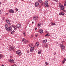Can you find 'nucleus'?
<instances>
[{"instance_id": "ddd939ff", "label": "nucleus", "mask_w": 66, "mask_h": 66, "mask_svg": "<svg viewBox=\"0 0 66 66\" xmlns=\"http://www.w3.org/2000/svg\"><path fill=\"white\" fill-rule=\"evenodd\" d=\"M6 21L7 23H8V24L10 26V24H11V23H10V21L9 20H7Z\"/></svg>"}, {"instance_id": "49530a36", "label": "nucleus", "mask_w": 66, "mask_h": 66, "mask_svg": "<svg viewBox=\"0 0 66 66\" xmlns=\"http://www.w3.org/2000/svg\"><path fill=\"white\" fill-rule=\"evenodd\" d=\"M3 19H5V18H4V17H3Z\"/></svg>"}, {"instance_id": "6e6552de", "label": "nucleus", "mask_w": 66, "mask_h": 66, "mask_svg": "<svg viewBox=\"0 0 66 66\" xmlns=\"http://www.w3.org/2000/svg\"><path fill=\"white\" fill-rule=\"evenodd\" d=\"M35 5L36 7H37L39 5V3L38 2H37L35 3Z\"/></svg>"}, {"instance_id": "a878e982", "label": "nucleus", "mask_w": 66, "mask_h": 66, "mask_svg": "<svg viewBox=\"0 0 66 66\" xmlns=\"http://www.w3.org/2000/svg\"><path fill=\"white\" fill-rule=\"evenodd\" d=\"M14 32L15 31L14 30H13L11 32V34H14Z\"/></svg>"}, {"instance_id": "dca6fc26", "label": "nucleus", "mask_w": 66, "mask_h": 66, "mask_svg": "<svg viewBox=\"0 0 66 66\" xmlns=\"http://www.w3.org/2000/svg\"><path fill=\"white\" fill-rule=\"evenodd\" d=\"M64 9V7L63 6L61 7H60V10L62 11V10H63Z\"/></svg>"}, {"instance_id": "c756f323", "label": "nucleus", "mask_w": 66, "mask_h": 66, "mask_svg": "<svg viewBox=\"0 0 66 66\" xmlns=\"http://www.w3.org/2000/svg\"><path fill=\"white\" fill-rule=\"evenodd\" d=\"M14 29L15 30H17V27H16V26L14 28Z\"/></svg>"}, {"instance_id": "1a4fd4ad", "label": "nucleus", "mask_w": 66, "mask_h": 66, "mask_svg": "<svg viewBox=\"0 0 66 66\" xmlns=\"http://www.w3.org/2000/svg\"><path fill=\"white\" fill-rule=\"evenodd\" d=\"M16 27H17V28H21V25L20 24H18L16 25Z\"/></svg>"}, {"instance_id": "6e6d98bb", "label": "nucleus", "mask_w": 66, "mask_h": 66, "mask_svg": "<svg viewBox=\"0 0 66 66\" xmlns=\"http://www.w3.org/2000/svg\"><path fill=\"white\" fill-rule=\"evenodd\" d=\"M64 3L66 4V1H65V3Z\"/></svg>"}, {"instance_id": "37998d69", "label": "nucleus", "mask_w": 66, "mask_h": 66, "mask_svg": "<svg viewBox=\"0 0 66 66\" xmlns=\"http://www.w3.org/2000/svg\"><path fill=\"white\" fill-rule=\"evenodd\" d=\"M64 42V41H62V44H63V42Z\"/></svg>"}, {"instance_id": "5fc2aeb1", "label": "nucleus", "mask_w": 66, "mask_h": 66, "mask_svg": "<svg viewBox=\"0 0 66 66\" xmlns=\"http://www.w3.org/2000/svg\"><path fill=\"white\" fill-rule=\"evenodd\" d=\"M32 23H34V22H32Z\"/></svg>"}, {"instance_id": "412c9836", "label": "nucleus", "mask_w": 66, "mask_h": 66, "mask_svg": "<svg viewBox=\"0 0 66 66\" xmlns=\"http://www.w3.org/2000/svg\"><path fill=\"white\" fill-rule=\"evenodd\" d=\"M33 46V44L32 43H31L29 45V46L30 47H32Z\"/></svg>"}, {"instance_id": "de8ad7c7", "label": "nucleus", "mask_w": 66, "mask_h": 66, "mask_svg": "<svg viewBox=\"0 0 66 66\" xmlns=\"http://www.w3.org/2000/svg\"><path fill=\"white\" fill-rule=\"evenodd\" d=\"M0 14H1V10H0Z\"/></svg>"}, {"instance_id": "4c0bfd02", "label": "nucleus", "mask_w": 66, "mask_h": 66, "mask_svg": "<svg viewBox=\"0 0 66 66\" xmlns=\"http://www.w3.org/2000/svg\"><path fill=\"white\" fill-rule=\"evenodd\" d=\"M54 1H55L56 2H57V0H53Z\"/></svg>"}, {"instance_id": "2eb2a0df", "label": "nucleus", "mask_w": 66, "mask_h": 66, "mask_svg": "<svg viewBox=\"0 0 66 66\" xmlns=\"http://www.w3.org/2000/svg\"><path fill=\"white\" fill-rule=\"evenodd\" d=\"M9 12L10 13H14V11L12 9H11L9 11Z\"/></svg>"}, {"instance_id": "13d9d810", "label": "nucleus", "mask_w": 66, "mask_h": 66, "mask_svg": "<svg viewBox=\"0 0 66 66\" xmlns=\"http://www.w3.org/2000/svg\"><path fill=\"white\" fill-rule=\"evenodd\" d=\"M0 40H1V39H0Z\"/></svg>"}, {"instance_id": "4d7b16f0", "label": "nucleus", "mask_w": 66, "mask_h": 66, "mask_svg": "<svg viewBox=\"0 0 66 66\" xmlns=\"http://www.w3.org/2000/svg\"><path fill=\"white\" fill-rule=\"evenodd\" d=\"M56 43V44H58V43H57V42Z\"/></svg>"}, {"instance_id": "f3484780", "label": "nucleus", "mask_w": 66, "mask_h": 66, "mask_svg": "<svg viewBox=\"0 0 66 66\" xmlns=\"http://www.w3.org/2000/svg\"><path fill=\"white\" fill-rule=\"evenodd\" d=\"M65 61H66V59L64 58L63 60V61H62V64H64V63L65 62Z\"/></svg>"}, {"instance_id": "f704fd0d", "label": "nucleus", "mask_w": 66, "mask_h": 66, "mask_svg": "<svg viewBox=\"0 0 66 66\" xmlns=\"http://www.w3.org/2000/svg\"><path fill=\"white\" fill-rule=\"evenodd\" d=\"M45 64H46V65H48V63L47 62H45Z\"/></svg>"}, {"instance_id": "473e14b6", "label": "nucleus", "mask_w": 66, "mask_h": 66, "mask_svg": "<svg viewBox=\"0 0 66 66\" xmlns=\"http://www.w3.org/2000/svg\"><path fill=\"white\" fill-rule=\"evenodd\" d=\"M41 3H42V5H44V4H45V3L44 2H43Z\"/></svg>"}, {"instance_id": "f03ea898", "label": "nucleus", "mask_w": 66, "mask_h": 66, "mask_svg": "<svg viewBox=\"0 0 66 66\" xmlns=\"http://www.w3.org/2000/svg\"><path fill=\"white\" fill-rule=\"evenodd\" d=\"M44 5L45 7H49V5H48V1H46L44 3Z\"/></svg>"}, {"instance_id": "7ed1b4c3", "label": "nucleus", "mask_w": 66, "mask_h": 66, "mask_svg": "<svg viewBox=\"0 0 66 66\" xmlns=\"http://www.w3.org/2000/svg\"><path fill=\"white\" fill-rule=\"evenodd\" d=\"M8 61L9 62H11V63H14V60L12 59H8Z\"/></svg>"}, {"instance_id": "4be33fe9", "label": "nucleus", "mask_w": 66, "mask_h": 66, "mask_svg": "<svg viewBox=\"0 0 66 66\" xmlns=\"http://www.w3.org/2000/svg\"><path fill=\"white\" fill-rule=\"evenodd\" d=\"M41 50H39L38 51V53L39 54H40L41 53Z\"/></svg>"}, {"instance_id": "603ef678", "label": "nucleus", "mask_w": 66, "mask_h": 66, "mask_svg": "<svg viewBox=\"0 0 66 66\" xmlns=\"http://www.w3.org/2000/svg\"><path fill=\"white\" fill-rule=\"evenodd\" d=\"M23 34H25V32H23Z\"/></svg>"}, {"instance_id": "a211bd4d", "label": "nucleus", "mask_w": 66, "mask_h": 66, "mask_svg": "<svg viewBox=\"0 0 66 66\" xmlns=\"http://www.w3.org/2000/svg\"><path fill=\"white\" fill-rule=\"evenodd\" d=\"M63 5L60 3H59V7H62L63 6Z\"/></svg>"}, {"instance_id": "5701e85b", "label": "nucleus", "mask_w": 66, "mask_h": 66, "mask_svg": "<svg viewBox=\"0 0 66 66\" xmlns=\"http://www.w3.org/2000/svg\"><path fill=\"white\" fill-rule=\"evenodd\" d=\"M40 33H43V30L42 29L40 30Z\"/></svg>"}, {"instance_id": "7c9ffc66", "label": "nucleus", "mask_w": 66, "mask_h": 66, "mask_svg": "<svg viewBox=\"0 0 66 66\" xmlns=\"http://www.w3.org/2000/svg\"><path fill=\"white\" fill-rule=\"evenodd\" d=\"M45 47H48V45H47V44H45Z\"/></svg>"}, {"instance_id": "c85d7f7f", "label": "nucleus", "mask_w": 66, "mask_h": 66, "mask_svg": "<svg viewBox=\"0 0 66 66\" xmlns=\"http://www.w3.org/2000/svg\"><path fill=\"white\" fill-rule=\"evenodd\" d=\"M25 40H26V39H25L24 38H23L22 39V42H25Z\"/></svg>"}, {"instance_id": "9d476101", "label": "nucleus", "mask_w": 66, "mask_h": 66, "mask_svg": "<svg viewBox=\"0 0 66 66\" xmlns=\"http://www.w3.org/2000/svg\"><path fill=\"white\" fill-rule=\"evenodd\" d=\"M64 14H65V13L63 12H61L59 13V15H60L63 16Z\"/></svg>"}, {"instance_id": "a19ab883", "label": "nucleus", "mask_w": 66, "mask_h": 66, "mask_svg": "<svg viewBox=\"0 0 66 66\" xmlns=\"http://www.w3.org/2000/svg\"><path fill=\"white\" fill-rule=\"evenodd\" d=\"M35 30H37V28H36V27H35Z\"/></svg>"}, {"instance_id": "79ce46f5", "label": "nucleus", "mask_w": 66, "mask_h": 66, "mask_svg": "<svg viewBox=\"0 0 66 66\" xmlns=\"http://www.w3.org/2000/svg\"><path fill=\"white\" fill-rule=\"evenodd\" d=\"M14 3L15 4H16V2H14Z\"/></svg>"}, {"instance_id": "09e8293b", "label": "nucleus", "mask_w": 66, "mask_h": 66, "mask_svg": "<svg viewBox=\"0 0 66 66\" xmlns=\"http://www.w3.org/2000/svg\"><path fill=\"white\" fill-rule=\"evenodd\" d=\"M7 14H8V13H6V15H7Z\"/></svg>"}, {"instance_id": "a18cd8bd", "label": "nucleus", "mask_w": 66, "mask_h": 66, "mask_svg": "<svg viewBox=\"0 0 66 66\" xmlns=\"http://www.w3.org/2000/svg\"><path fill=\"white\" fill-rule=\"evenodd\" d=\"M31 38H32L33 37V36L32 35L31 37Z\"/></svg>"}, {"instance_id": "9b49d317", "label": "nucleus", "mask_w": 66, "mask_h": 66, "mask_svg": "<svg viewBox=\"0 0 66 66\" xmlns=\"http://www.w3.org/2000/svg\"><path fill=\"white\" fill-rule=\"evenodd\" d=\"M39 45V43L38 42H37L36 43V45L37 47H38Z\"/></svg>"}, {"instance_id": "3c124183", "label": "nucleus", "mask_w": 66, "mask_h": 66, "mask_svg": "<svg viewBox=\"0 0 66 66\" xmlns=\"http://www.w3.org/2000/svg\"><path fill=\"white\" fill-rule=\"evenodd\" d=\"M1 66H4V65H3V64Z\"/></svg>"}, {"instance_id": "f8f14e48", "label": "nucleus", "mask_w": 66, "mask_h": 66, "mask_svg": "<svg viewBox=\"0 0 66 66\" xmlns=\"http://www.w3.org/2000/svg\"><path fill=\"white\" fill-rule=\"evenodd\" d=\"M5 28L6 29V30L7 31V30L9 28V27L7 26V24H6L5 26Z\"/></svg>"}, {"instance_id": "b1692460", "label": "nucleus", "mask_w": 66, "mask_h": 66, "mask_svg": "<svg viewBox=\"0 0 66 66\" xmlns=\"http://www.w3.org/2000/svg\"><path fill=\"white\" fill-rule=\"evenodd\" d=\"M47 42V40H44L43 41V43H46Z\"/></svg>"}, {"instance_id": "58836bf2", "label": "nucleus", "mask_w": 66, "mask_h": 66, "mask_svg": "<svg viewBox=\"0 0 66 66\" xmlns=\"http://www.w3.org/2000/svg\"><path fill=\"white\" fill-rule=\"evenodd\" d=\"M13 66H16V65L15 64H14L13 65Z\"/></svg>"}, {"instance_id": "4468645a", "label": "nucleus", "mask_w": 66, "mask_h": 66, "mask_svg": "<svg viewBox=\"0 0 66 66\" xmlns=\"http://www.w3.org/2000/svg\"><path fill=\"white\" fill-rule=\"evenodd\" d=\"M34 51V47H32L30 49V52H32Z\"/></svg>"}, {"instance_id": "cd10ccee", "label": "nucleus", "mask_w": 66, "mask_h": 66, "mask_svg": "<svg viewBox=\"0 0 66 66\" xmlns=\"http://www.w3.org/2000/svg\"><path fill=\"white\" fill-rule=\"evenodd\" d=\"M49 35H50L49 34H47L46 35H45V36H49Z\"/></svg>"}, {"instance_id": "0eeeda50", "label": "nucleus", "mask_w": 66, "mask_h": 66, "mask_svg": "<svg viewBox=\"0 0 66 66\" xmlns=\"http://www.w3.org/2000/svg\"><path fill=\"white\" fill-rule=\"evenodd\" d=\"M12 27H9V28H8L7 31H12Z\"/></svg>"}, {"instance_id": "8fccbe9b", "label": "nucleus", "mask_w": 66, "mask_h": 66, "mask_svg": "<svg viewBox=\"0 0 66 66\" xmlns=\"http://www.w3.org/2000/svg\"><path fill=\"white\" fill-rule=\"evenodd\" d=\"M24 36H26V35H25V34H24Z\"/></svg>"}, {"instance_id": "2f4dec72", "label": "nucleus", "mask_w": 66, "mask_h": 66, "mask_svg": "<svg viewBox=\"0 0 66 66\" xmlns=\"http://www.w3.org/2000/svg\"><path fill=\"white\" fill-rule=\"evenodd\" d=\"M28 42V40H25L24 41V43H27V42Z\"/></svg>"}, {"instance_id": "6ab92c4d", "label": "nucleus", "mask_w": 66, "mask_h": 66, "mask_svg": "<svg viewBox=\"0 0 66 66\" xmlns=\"http://www.w3.org/2000/svg\"><path fill=\"white\" fill-rule=\"evenodd\" d=\"M51 24L52 26H55L56 25L55 23H52V22L51 23Z\"/></svg>"}, {"instance_id": "aec40b11", "label": "nucleus", "mask_w": 66, "mask_h": 66, "mask_svg": "<svg viewBox=\"0 0 66 66\" xmlns=\"http://www.w3.org/2000/svg\"><path fill=\"white\" fill-rule=\"evenodd\" d=\"M41 24L40 23H39L38 24V25H37V27H40V26H41Z\"/></svg>"}, {"instance_id": "72a5a7b5", "label": "nucleus", "mask_w": 66, "mask_h": 66, "mask_svg": "<svg viewBox=\"0 0 66 66\" xmlns=\"http://www.w3.org/2000/svg\"><path fill=\"white\" fill-rule=\"evenodd\" d=\"M64 6H66V4H65V3H64Z\"/></svg>"}, {"instance_id": "e433bc0d", "label": "nucleus", "mask_w": 66, "mask_h": 66, "mask_svg": "<svg viewBox=\"0 0 66 66\" xmlns=\"http://www.w3.org/2000/svg\"><path fill=\"white\" fill-rule=\"evenodd\" d=\"M10 58H11V59L13 58V56H11Z\"/></svg>"}, {"instance_id": "39448f33", "label": "nucleus", "mask_w": 66, "mask_h": 66, "mask_svg": "<svg viewBox=\"0 0 66 66\" xmlns=\"http://www.w3.org/2000/svg\"><path fill=\"white\" fill-rule=\"evenodd\" d=\"M9 50H10V51H11V50H13L14 49L11 45L9 46Z\"/></svg>"}, {"instance_id": "393cba45", "label": "nucleus", "mask_w": 66, "mask_h": 66, "mask_svg": "<svg viewBox=\"0 0 66 66\" xmlns=\"http://www.w3.org/2000/svg\"><path fill=\"white\" fill-rule=\"evenodd\" d=\"M3 56V55L2 54H0V59L2 58V57Z\"/></svg>"}, {"instance_id": "864d4df0", "label": "nucleus", "mask_w": 66, "mask_h": 66, "mask_svg": "<svg viewBox=\"0 0 66 66\" xmlns=\"http://www.w3.org/2000/svg\"><path fill=\"white\" fill-rule=\"evenodd\" d=\"M1 3L0 2V5H1Z\"/></svg>"}, {"instance_id": "f257e3e1", "label": "nucleus", "mask_w": 66, "mask_h": 66, "mask_svg": "<svg viewBox=\"0 0 66 66\" xmlns=\"http://www.w3.org/2000/svg\"><path fill=\"white\" fill-rule=\"evenodd\" d=\"M60 48H61V49L63 50H64L65 49V46L62 44H60Z\"/></svg>"}, {"instance_id": "423d86ee", "label": "nucleus", "mask_w": 66, "mask_h": 66, "mask_svg": "<svg viewBox=\"0 0 66 66\" xmlns=\"http://www.w3.org/2000/svg\"><path fill=\"white\" fill-rule=\"evenodd\" d=\"M38 16H34L33 18V19L34 20H36V19H37L38 18Z\"/></svg>"}, {"instance_id": "20e7f679", "label": "nucleus", "mask_w": 66, "mask_h": 66, "mask_svg": "<svg viewBox=\"0 0 66 66\" xmlns=\"http://www.w3.org/2000/svg\"><path fill=\"white\" fill-rule=\"evenodd\" d=\"M16 53L17 54H18L19 55H21V53L20 51H16Z\"/></svg>"}, {"instance_id": "ea45409f", "label": "nucleus", "mask_w": 66, "mask_h": 66, "mask_svg": "<svg viewBox=\"0 0 66 66\" xmlns=\"http://www.w3.org/2000/svg\"><path fill=\"white\" fill-rule=\"evenodd\" d=\"M63 12H66V10H63Z\"/></svg>"}, {"instance_id": "bb28decb", "label": "nucleus", "mask_w": 66, "mask_h": 66, "mask_svg": "<svg viewBox=\"0 0 66 66\" xmlns=\"http://www.w3.org/2000/svg\"><path fill=\"white\" fill-rule=\"evenodd\" d=\"M38 2H40V3H41L42 2V1L41 0H39Z\"/></svg>"}, {"instance_id": "c03bdc74", "label": "nucleus", "mask_w": 66, "mask_h": 66, "mask_svg": "<svg viewBox=\"0 0 66 66\" xmlns=\"http://www.w3.org/2000/svg\"><path fill=\"white\" fill-rule=\"evenodd\" d=\"M37 35H35V37H37Z\"/></svg>"}, {"instance_id": "c9c22d12", "label": "nucleus", "mask_w": 66, "mask_h": 66, "mask_svg": "<svg viewBox=\"0 0 66 66\" xmlns=\"http://www.w3.org/2000/svg\"><path fill=\"white\" fill-rule=\"evenodd\" d=\"M15 10L16 11H18V9H17V8L15 9Z\"/></svg>"}]
</instances>
